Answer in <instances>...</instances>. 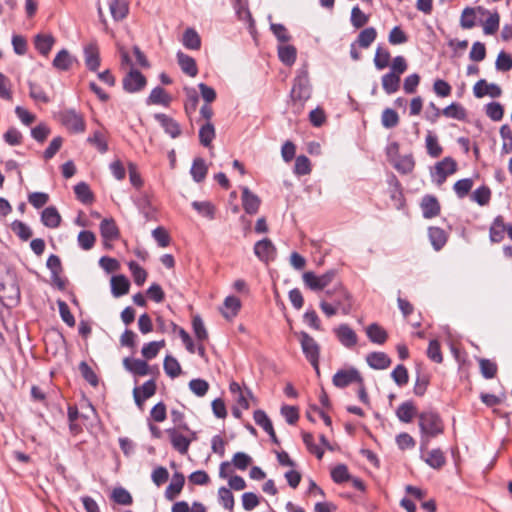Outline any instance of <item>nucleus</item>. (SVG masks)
<instances>
[{"mask_svg":"<svg viewBox=\"0 0 512 512\" xmlns=\"http://www.w3.org/2000/svg\"><path fill=\"white\" fill-rule=\"evenodd\" d=\"M311 97V86L309 83L308 72L301 69L290 92L291 110L294 115H299L304 108L305 102Z\"/></svg>","mask_w":512,"mask_h":512,"instance_id":"1","label":"nucleus"},{"mask_svg":"<svg viewBox=\"0 0 512 512\" xmlns=\"http://www.w3.org/2000/svg\"><path fill=\"white\" fill-rule=\"evenodd\" d=\"M419 427L422 434L421 450L426 449L429 438L435 437L443 432V423L440 416L433 411H426L419 414Z\"/></svg>","mask_w":512,"mask_h":512,"instance_id":"2","label":"nucleus"},{"mask_svg":"<svg viewBox=\"0 0 512 512\" xmlns=\"http://www.w3.org/2000/svg\"><path fill=\"white\" fill-rule=\"evenodd\" d=\"M300 343L302 351L307 360L314 367L317 374H319V351L320 347L317 342L306 332L300 333Z\"/></svg>","mask_w":512,"mask_h":512,"instance_id":"3","label":"nucleus"},{"mask_svg":"<svg viewBox=\"0 0 512 512\" xmlns=\"http://www.w3.org/2000/svg\"><path fill=\"white\" fill-rule=\"evenodd\" d=\"M61 124L72 133H82L85 131V120L81 114L74 109H66L59 114Z\"/></svg>","mask_w":512,"mask_h":512,"instance_id":"4","label":"nucleus"},{"mask_svg":"<svg viewBox=\"0 0 512 512\" xmlns=\"http://www.w3.org/2000/svg\"><path fill=\"white\" fill-rule=\"evenodd\" d=\"M335 277V271L330 270L322 275H316L314 272L307 271L303 274L304 284L313 291H320L327 287Z\"/></svg>","mask_w":512,"mask_h":512,"instance_id":"5","label":"nucleus"},{"mask_svg":"<svg viewBox=\"0 0 512 512\" xmlns=\"http://www.w3.org/2000/svg\"><path fill=\"white\" fill-rule=\"evenodd\" d=\"M332 382L337 388H345L353 383L362 385V376L356 368L350 367L338 370L334 374Z\"/></svg>","mask_w":512,"mask_h":512,"instance_id":"6","label":"nucleus"},{"mask_svg":"<svg viewBox=\"0 0 512 512\" xmlns=\"http://www.w3.org/2000/svg\"><path fill=\"white\" fill-rule=\"evenodd\" d=\"M123 88L128 93H136L144 89L146 77L137 69L130 68L122 80Z\"/></svg>","mask_w":512,"mask_h":512,"instance_id":"7","label":"nucleus"},{"mask_svg":"<svg viewBox=\"0 0 512 512\" xmlns=\"http://www.w3.org/2000/svg\"><path fill=\"white\" fill-rule=\"evenodd\" d=\"M457 170V163L451 157H445L435 165V171L432 174L436 184L441 186L448 176L454 174Z\"/></svg>","mask_w":512,"mask_h":512,"instance_id":"8","label":"nucleus"},{"mask_svg":"<svg viewBox=\"0 0 512 512\" xmlns=\"http://www.w3.org/2000/svg\"><path fill=\"white\" fill-rule=\"evenodd\" d=\"M333 295H335V298L333 299L334 306L343 314H349L352 309L349 293L342 286H338L333 290L326 291L327 297H332Z\"/></svg>","mask_w":512,"mask_h":512,"instance_id":"9","label":"nucleus"},{"mask_svg":"<svg viewBox=\"0 0 512 512\" xmlns=\"http://www.w3.org/2000/svg\"><path fill=\"white\" fill-rule=\"evenodd\" d=\"M255 255L263 262H269L276 256V248L272 241L268 238H264L254 245Z\"/></svg>","mask_w":512,"mask_h":512,"instance_id":"10","label":"nucleus"},{"mask_svg":"<svg viewBox=\"0 0 512 512\" xmlns=\"http://www.w3.org/2000/svg\"><path fill=\"white\" fill-rule=\"evenodd\" d=\"M84 60L87 68L91 71H97L100 66V53L95 41L84 46Z\"/></svg>","mask_w":512,"mask_h":512,"instance_id":"11","label":"nucleus"},{"mask_svg":"<svg viewBox=\"0 0 512 512\" xmlns=\"http://www.w3.org/2000/svg\"><path fill=\"white\" fill-rule=\"evenodd\" d=\"M156 393V383L154 380L146 381L142 386L135 387L133 389V397L135 403L140 408L143 406V403L152 397Z\"/></svg>","mask_w":512,"mask_h":512,"instance_id":"12","label":"nucleus"},{"mask_svg":"<svg viewBox=\"0 0 512 512\" xmlns=\"http://www.w3.org/2000/svg\"><path fill=\"white\" fill-rule=\"evenodd\" d=\"M339 342L346 348H352L357 344L358 337L355 331L347 324H341L334 329Z\"/></svg>","mask_w":512,"mask_h":512,"instance_id":"13","label":"nucleus"},{"mask_svg":"<svg viewBox=\"0 0 512 512\" xmlns=\"http://www.w3.org/2000/svg\"><path fill=\"white\" fill-rule=\"evenodd\" d=\"M242 206L247 214L254 215L258 212L261 200L260 198L250 191L248 187L241 188Z\"/></svg>","mask_w":512,"mask_h":512,"instance_id":"14","label":"nucleus"},{"mask_svg":"<svg viewBox=\"0 0 512 512\" xmlns=\"http://www.w3.org/2000/svg\"><path fill=\"white\" fill-rule=\"evenodd\" d=\"M473 93L477 98H482L485 95H489L492 98H498L501 96L502 90L497 84H488L484 79H481L474 85Z\"/></svg>","mask_w":512,"mask_h":512,"instance_id":"15","label":"nucleus"},{"mask_svg":"<svg viewBox=\"0 0 512 512\" xmlns=\"http://www.w3.org/2000/svg\"><path fill=\"white\" fill-rule=\"evenodd\" d=\"M170 442L173 448L180 454L185 455L189 450L191 439L181 434L177 429L172 428L167 430Z\"/></svg>","mask_w":512,"mask_h":512,"instance_id":"16","label":"nucleus"},{"mask_svg":"<svg viewBox=\"0 0 512 512\" xmlns=\"http://www.w3.org/2000/svg\"><path fill=\"white\" fill-rule=\"evenodd\" d=\"M123 366L128 372L137 376H145L150 373L148 363L141 359L126 357L123 359Z\"/></svg>","mask_w":512,"mask_h":512,"instance_id":"17","label":"nucleus"},{"mask_svg":"<svg viewBox=\"0 0 512 512\" xmlns=\"http://www.w3.org/2000/svg\"><path fill=\"white\" fill-rule=\"evenodd\" d=\"M155 119L161 124L163 129L167 134H169L172 138H177L181 134V127L177 121L173 118L162 114L157 113L154 115Z\"/></svg>","mask_w":512,"mask_h":512,"instance_id":"18","label":"nucleus"},{"mask_svg":"<svg viewBox=\"0 0 512 512\" xmlns=\"http://www.w3.org/2000/svg\"><path fill=\"white\" fill-rule=\"evenodd\" d=\"M77 62L68 50L62 49L55 56L52 65L58 71H68Z\"/></svg>","mask_w":512,"mask_h":512,"instance_id":"19","label":"nucleus"},{"mask_svg":"<svg viewBox=\"0 0 512 512\" xmlns=\"http://www.w3.org/2000/svg\"><path fill=\"white\" fill-rule=\"evenodd\" d=\"M366 361L368 365L377 370H383L391 365V359L384 352H372L367 355Z\"/></svg>","mask_w":512,"mask_h":512,"instance_id":"20","label":"nucleus"},{"mask_svg":"<svg viewBox=\"0 0 512 512\" xmlns=\"http://www.w3.org/2000/svg\"><path fill=\"white\" fill-rule=\"evenodd\" d=\"M101 236L105 241H113L119 237V230L112 218H105L100 223Z\"/></svg>","mask_w":512,"mask_h":512,"instance_id":"21","label":"nucleus"},{"mask_svg":"<svg viewBox=\"0 0 512 512\" xmlns=\"http://www.w3.org/2000/svg\"><path fill=\"white\" fill-rule=\"evenodd\" d=\"M507 230L502 216H497L489 229V238L493 243H499L504 239Z\"/></svg>","mask_w":512,"mask_h":512,"instance_id":"22","label":"nucleus"},{"mask_svg":"<svg viewBox=\"0 0 512 512\" xmlns=\"http://www.w3.org/2000/svg\"><path fill=\"white\" fill-rule=\"evenodd\" d=\"M177 60L181 70L185 74L189 75L190 77H195L197 75V65L192 57L179 51L177 53Z\"/></svg>","mask_w":512,"mask_h":512,"instance_id":"23","label":"nucleus"},{"mask_svg":"<svg viewBox=\"0 0 512 512\" xmlns=\"http://www.w3.org/2000/svg\"><path fill=\"white\" fill-rule=\"evenodd\" d=\"M423 216L425 218H433L440 213V205L434 196H425L421 202Z\"/></svg>","mask_w":512,"mask_h":512,"instance_id":"24","label":"nucleus"},{"mask_svg":"<svg viewBox=\"0 0 512 512\" xmlns=\"http://www.w3.org/2000/svg\"><path fill=\"white\" fill-rule=\"evenodd\" d=\"M112 18L115 21L124 19L129 12L128 0H112L109 4Z\"/></svg>","mask_w":512,"mask_h":512,"instance_id":"25","label":"nucleus"},{"mask_svg":"<svg viewBox=\"0 0 512 512\" xmlns=\"http://www.w3.org/2000/svg\"><path fill=\"white\" fill-rule=\"evenodd\" d=\"M41 221L48 228H57L61 223V216L55 207L50 206L42 211Z\"/></svg>","mask_w":512,"mask_h":512,"instance_id":"26","label":"nucleus"},{"mask_svg":"<svg viewBox=\"0 0 512 512\" xmlns=\"http://www.w3.org/2000/svg\"><path fill=\"white\" fill-rule=\"evenodd\" d=\"M130 283L123 275L113 276L111 278V292L114 297H120L128 293Z\"/></svg>","mask_w":512,"mask_h":512,"instance_id":"27","label":"nucleus"},{"mask_svg":"<svg viewBox=\"0 0 512 512\" xmlns=\"http://www.w3.org/2000/svg\"><path fill=\"white\" fill-rule=\"evenodd\" d=\"M369 340L376 344H384L388 338L387 332L377 323H372L366 328Z\"/></svg>","mask_w":512,"mask_h":512,"instance_id":"28","label":"nucleus"},{"mask_svg":"<svg viewBox=\"0 0 512 512\" xmlns=\"http://www.w3.org/2000/svg\"><path fill=\"white\" fill-rule=\"evenodd\" d=\"M185 483L184 475L181 473H175L172 477L171 483L168 485L165 491V496L169 500H173L182 490Z\"/></svg>","mask_w":512,"mask_h":512,"instance_id":"29","label":"nucleus"},{"mask_svg":"<svg viewBox=\"0 0 512 512\" xmlns=\"http://www.w3.org/2000/svg\"><path fill=\"white\" fill-rule=\"evenodd\" d=\"M171 97L161 87L154 88L148 96L146 103L147 105H163L168 106L170 104Z\"/></svg>","mask_w":512,"mask_h":512,"instance_id":"30","label":"nucleus"},{"mask_svg":"<svg viewBox=\"0 0 512 512\" xmlns=\"http://www.w3.org/2000/svg\"><path fill=\"white\" fill-rule=\"evenodd\" d=\"M429 240L436 251H439L447 242V236L443 229L430 227L428 230Z\"/></svg>","mask_w":512,"mask_h":512,"instance_id":"31","label":"nucleus"},{"mask_svg":"<svg viewBox=\"0 0 512 512\" xmlns=\"http://www.w3.org/2000/svg\"><path fill=\"white\" fill-rule=\"evenodd\" d=\"M382 87L387 94H393L400 88V76L395 72H389L382 76Z\"/></svg>","mask_w":512,"mask_h":512,"instance_id":"32","label":"nucleus"},{"mask_svg":"<svg viewBox=\"0 0 512 512\" xmlns=\"http://www.w3.org/2000/svg\"><path fill=\"white\" fill-rule=\"evenodd\" d=\"M55 43V38L50 34H38L35 37V47L44 56H47Z\"/></svg>","mask_w":512,"mask_h":512,"instance_id":"33","label":"nucleus"},{"mask_svg":"<svg viewBox=\"0 0 512 512\" xmlns=\"http://www.w3.org/2000/svg\"><path fill=\"white\" fill-rule=\"evenodd\" d=\"M278 56L283 64L292 66L296 61L297 50L293 45H281L278 47Z\"/></svg>","mask_w":512,"mask_h":512,"instance_id":"34","label":"nucleus"},{"mask_svg":"<svg viewBox=\"0 0 512 512\" xmlns=\"http://www.w3.org/2000/svg\"><path fill=\"white\" fill-rule=\"evenodd\" d=\"M241 307L240 300L235 296H228L224 301L222 314L226 319L235 317Z\"/></svg>","mask_w":512,"mask_h":512,"instance_id":"35","label":"nucleus"},{"mask_svg":"<svg viewBox=\"0 0 512 512\" xmlns=\"http://www.w3.org/2000/svg\"><path fill=\"white\" fill-rule=\"evenodd\" d=\"M394 168L402 173V174H408L411 173L415 167V161L411 154L404 155L398 157V159L393 160Z\"/></svg>","mask_w":512,"mask_h":512,"instance_id":"36","label":"nucleus"},{"mask_svg":"<svg viewBox=\"0 0 512 512\" xmlns=\"http://www.w3.org/2000/svg\"><path fill=\"white\" fill-rule=\"evenodd\" d=\"M415 414L416 408L410 401L402 403L396 411L399 420L405 423L411 422Z\"/></svg>","mask_w":512,"mask_h":512,"instance_id":"37","label":"nucleus"},{"mask_svg":"<svg viewBox=\"0 0 512 512\" xmlns=\"http://www.w3.org/2000/svg\"><path fill=\"white\" fill-rule=\"evenodd\" d=\"M182 42L186 48L192 50H198L201 46L200 36L192 28H188L185 30Z\"/></svg>","mask_w":512,"mask_h":512,"instance_id":"38","label":"nucleus"},{"mask_svg":"<svg viewBox=\"0 0 512 512\" xmlns=\"http://www.w3.org/2000/svg\"><path fill=\"white\" fill-rule=\"evenodd\" d=\"M164 346H165L164 340L149 342L142 347L141 354L145 359L151 360L158 355L159 351Z\"/></svg>","mask_w":512,"mask_h":512,"instance_id":"39","label":"nucleus"},{"mask_svg":"<svg viewBox=\"0 0 512 512\" xmlns=\"http://www.w3.org/2000/svg\"><path fill=\"white\" fill-rule=\"evenodd\" d=\"M215 138V128L214 125L211 122H206L204 125L200 127L199 130V140L200 143L208 147L210 146L211 142Z\"/></svg>","mask_w":512,"mask_h":512,"instance_id":"40","label":"nucleus"},{"mask_svg":"<svg viewBox=\"0 0 512 512\" xmlns=\"http://www.w3.org/2000/svg\"><path fill=\"white\" fill-rule=\"evenodd\" d=\"M190 173L196 182H201L205 179L207 174V166L202 158H196L193 161Z\"/></svg>","mask_w":512,"mask_h":512,"instance_id":"41","label":"nucleus"},{"mask_svg":"<svg viewBox=\"0 0 512 512\" xmlns=\"http://www.w3.org/2000/svg\"><path fill=\"white\" fill-rule=\"evenodd\" d=\"M376 36H377V32H376L375 28H373V27L365 28L364 30H362L359 33L356 43L361 48H368L374 42V40L376 39Z\"/></svg>","mask_w":512,"mask_h":512,"instance_id":"42","label":"nucleus"},{"mask_svg":"<svg viewBox=\"0 0 512 512\" xmlns=\"http://www.w3.org/2000/svg\"><path fill=\"white\" fill-rule=\"evenodd\" d=\"M425 462L434 469H439L445 464V456L440 449L431 450L424 458Z\"/></svg>","mask_w":512,"mask_h":512,"instance_id":"43","label":"nucleus"},{"mask_svg":"<svg viewBox=\"0 0 512 512\" xmlns=\"http://www.w3.org/2000/svg\"><path fill=\"white\" fill-rule=\"evenodd\" d=\"M165 373L171 378L178 377L182 370L179 362L172 356H166L163 363Z\"/></svg>","mask_w":512,"mask_h":512,"instance_id":"44","label":"nucleus"},{"mask_svg":"<svg viewBox=\"0 0 512 512\" xmlns=\"http://www.w3.org/2000/svg\"><path fill=\"white\" fill-rule=\"evenodd\" d=\"M390 58V52L387 49L378 46L374 56L375 67L378 70H383L389 65Z\"/></svg>","mask_w":512,"mask_h":512,"instance_id":"45","label":"nucleus"},{"mask_svg":"<svg viewBox=\"0 0 512 512\" xmlns=\"http://www.w3.org/2000/svg\"><path fill=\"white\" fill-rule=\"evenodd\" d=\"M381 123L383 127L387 129L396 127L399 123L398 113L391 108L384 109L381 116Z\"/></svg>","mask_w":512,"mask_h":512,"instance_id":"46","label":"nucleus"},{"mask_svg":"<svg viewBox=\"0 0 512 512\" xmlns=\"http://www.w3.org/2000/svg\"><path fill=\"white\" fill-rule=\"evenodd\" d=\"M234 9L241 21L252 22V16L248 8V0H234Z\"/></svg>","mask_w":512,"mask_h":512,"instance_id":"47","label":"nucleus"},{"mask_svg":"<svg viewBox=\"0 0 512 512\" xmlns=\"http://www.w3.org/2000/svg\"><path fill=\"white\" fill-rule=\"evenodd\" d=\"M442 114L448 118L463 120L466 117L465 109L458 103H452L442 110Z\"/></svg>","mask_w":512,"mask_h":512,"instance_id":"48","label":"nucleus"},{"mask_svg":"<svg viewBox=\"0 0 512 512\" xmlns=\"http://www.w3.org/2000/svg\"><path fill=\"white\" fill-rule=\"evenodd\" d=\"M476 10L471 7H466L460 17V25L463 29H471L475 26Z\"/></svg>","mask_w":512,"mask_h":512,"instance_id":"49","label":"nucleus"},{"mask_svg":"<svg viewBox=\"0 0 512 512\" xmlns=\"http://www.w3.org/2000/svg\"><path fill=\"white\" fill-rule=\"evenodd\" d=\"M192 207L200 213L202 216L208 218V219H214L215 217V207L212 205V203L208 201H194L192 203Z\"/></svg>","mask_w":512,"mask_h":512,"instance_id":"50","label":"nucleus"},{"mask_svg":"<svg viewBox=\"0 0 512 512\" xmlns=\"http://www.w3.org/2000/svg\"><path fill=\"white\" fill-rule=\"evenodd\" d=\"M74 192L76 197L84 204L91 203L93 200L92 192L89 186L84 182L78 183L74 187Z\"/></svg>","mask_w":512,"mask_h":512,"instance_id":"51","label":"nucleus"},{"mask_svg":"<svg viewBox=\"0 0 512 512\" xmlns=\"http://www.w3.org/2000/svg\"><path fill=\"white\" fill-rule=\"evenodd\" d=\"M77 241L83 250H90L95 244L96 237L93 232L83 230L78 234Z\"/></svg>","mask_w":512,"mask_h":512,"instance_id":"52","label":"nucleus"},{"mask_svg":"<svg viewBox=\"0 0 512 512\" xmlns=\"http://www.w3.org/2000/svg\"><path fill=\"white\" fill-rule=\"evenodd\" d=\"M87 141L95 146L100 153H105L108 150L106 138L101 131H95Z\"/></svg>","mask_w":512,"mask_h":512,"instance_id":"53","label":"nucleus"},{"mask_svg":"<svg viewBox=\"0 0 512 512\" xmlns=\"http://www.w3.org/2000/svg\"><path fill=\"white\" fill-rule=\"evenodd\" d=\"M218 497L221 505L229 510L232 511L234 508V496L230 489L226 487H221L218 490Z\"/></svg>","mask_w":512,"mask_h":512,"instance_id":"54","label":"nucleus"},{"mask_svg":"<svg viewBox=\"0 0 512 512\" xmlns=\"http://www.w3.org/2000/svg\"><path fill=\"white\" fill-rule=\"evenodd\" d=\"M11 229L23 241H27L32 236V230L22 221H14L11 225Z\"/></svg>","mask_w":512,"mask_h":512,"instance_id":"55","label":"nucleus"},{"mask_svg":"<svg viewBox=\"0 0 512 512\" xmlns=\"http://www.w3.org/2000/svg\"><path fill=\"white\" fill-rule=\"evenodd\" d=\"M0 293L3 297H7L11 300H17L20 296L19 287L14 280H11L8 285L0 283Z\"/></svg>","mask_w":512,"mask_h":512,"instance_id":"56","label":"nucleus"},{"mask_svg":"<svg viewBox=\"0 0 512 512\" xmlns=\"http://www.w3.org/2000/svg\"><path fill=\"white\" fill-rule=\"evenodd\" d=\"M490 198H491V191L486 186H481V187L477 188L472 193V200L481 206L488 204L490 201Z\"/></svg>","mask_w":512,"mask_h":512,"instance_id":"57","label":"nucleus"},{"mask_svg":"<svg viewBox=\"0 0 512 512\" xmlns=\"http://www.w3.org/2000/svg\"><path fill=\"white\" fill-rule=\"evenodd\" d=\"M192 327L195 334L196 339L199 342L205 341L208 339V332L205 328V325L202 319L199 316H195L192 320Z\"/></svg>","mask_w":512,"mask_h":512,"instance_id":"58","label":"nucleus"},{"mask_svg":"<svg viewBox=\"0 0 512 512\" xmlns=\"http://www.w3.org/2000/svg\"><path fill=\"white\" fill-rule=\"evenodd\" d=\"M129 269H130V271L132 273L134 282L138 286L143 285V283L145 282V280L147 278L146 271L135 261H131L129 263Z\"/></svg>","mask_w":512,"mask_h":512,"instance_id":"59","label":"nucleus"},{"mask_svg":"<svg viewBox=\"0 0 512 512\" xmlns=\"http://www.w3.org/2000/svg\"><path fill=\"white\" fill-rule=\"evenodd\" d=\"M112 499L121 505H130L133 502L131 494L122 487L113 490Z\"/></svg>","mask_w":512,"mask_h":512,"instance_id":"60","label":"nucleus"},{"mask_svg":"<svg viewBox=\"0 0 512 512\" xmlns=\"http://www.w3.org/2000/svg\"><path fill=\"white\" fill-rule=\"evenodd\" d=\"M500 136L503 140L502 144V152L503 153H511L512 152V131L508 125H503L500 128Z\"/></svg>","mask_w":512,"mask_h":512,"instance_id":"61","label":"nucleus"},{"mask_svg":"<svg viewBox=\"0 0 512 512\" xmlns=\"http://www.w3.org/2000/svg\"><path fill=\"white\" fill-rule=\"evenodd\" d=\"M486 115L493 121H500L504 115L503 106L498 102L487 104Z\"/></svg>","mask_w":512,"mask_h":512,"instance_id":"62","label":"nucleus"},{"mask_svg":"<svg viewBox=\"0 0 512 512\" xmlns=\"http://www.w3.org/2000/svg\"><path fill=\"white\" fill-rule=\"evenodd\" d=\"M29 95L37 102L48 103L50 101L43 88L35 83H29Z\"/></svg>","mask_w":512,"mask_h":512,"instance_id":"63","label":"nucleus"},{"mask_svg":"<svg viewBox=\"0 0 512 512\" xmlns=\"http://www.w3.org/2000/svg\"><path fill=\"white\" fill-rule=\"evenodd\" d=\"M294 172L297 175H307L311 172L310 160L304 155H300L295 160Z\"/></svg>","mask_w":512,"mask_h":512,"instance_id":"64","label":"nucleus"}]
</instances>
